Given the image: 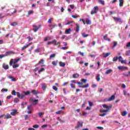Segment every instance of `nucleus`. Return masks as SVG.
I'll list each match as a JSON object with an SVG mask.
<instances>
[{"label":"nucleus","instance_id":"1","mask_svg":"<svg viewBox=\"0 0 130 130\" xmlns=\"http://www.w3.org/2000/svg\"><path fill=\"white\" fill-rule=\"evenodd\" d=\"M98 10H99V8H98V6H95L93 10L91 12V15H94V14H97L98 12Z\"/></svg>","mask_w":130,"mask_h":130},{"label":"nucleus","instance_id":"2","mask_svg":"<svg viewBox=\"0 0 130 130\" xmlns=\"http://www.w3.org/2000/svg\"><path fill=\"white\" fill-rule=\"evenodd\" d=\"M117 69H118L119 71H126V70H127V67L123 66H118Z\"/></svg>","mask_w":130,"mask_h":130},{"label":"nucleus","instance_id":"3","mask_svg":"<svg viewBox=\"0 0 130 130\" xmlns=\"http://www.w3.org/2000/svg\"><path fill=\"white\" fill-rule=\"evenodd\" d=\"M123 94L124 96H126V97H128V98H130V93H128L125 90H123Z\"/></svg>","mask_w":130,"mask_h":130},{"label":"nucleus","instance_id":"4","mask_svg":"<svg viewBox=\"0 0 130 130\" xmlns=\"http://www.w3.org/2000/svg\"><path fill=\"white\" fill-rule=\"evenodd\" d=\"M30 101H31V102H33L34 105H36V104L38 103V100H34L33 98H30Z\"/></svg>","mask_w":130,"mask_h":130},{"label":"nucleus","instance_id":"5","mask_svg":"<svg viewBox=\"0 0 130 130\" xmlns=\"http://www.w3.org/2000/svg\"><path fill=\"white\" fill-rule=\"evenodd\" d=\"M110 54H111V53L110 52H108L106 54L104 53L101 55V56H102L103 57H105V58H106V57H107L108 56H109Z\"/></svg>","mask_w":130,"mask_h":130},{"label":"nucleus","instance_id":"6","mask_svg":"<svg viewBox=\"0 0 130 130\" xmlns=\"http://www.w3.org/2000/svg\"><path fill=\"white\" fill-rule=\"evenodd\" d=\"M103 107L104 108H106V109H109V110H110V109H111L112 108V106L110 105V106H107V105H103Z\"/></svg>","mask_w":130,"mask_h":130},{"label":"nucleus","instance_id":"7","mask_svg":"<svg viewBox=\"0 0 130 130\" xmlns=\"http://www.w3.org/2000/svg\"><path fill=\"white\" fill-rule=\"evenodd\" d=\"M82 126H83V121H79L77 123V126L76 127V128L82 127Z\"/></svg>","mask_w":130,"mask_h":130},{"label":"nucleus","instance_id":"8","mask_svg":"<svg viewBox=\"0 0 130 130\" xmlns=\"http://www.w3.org/2000/svg\"><path fill=\"white\" fill-rule=\"evenodd\" d=\"M34 30L35 32H37L39 29H40V26H37L36 25H34Z\"/></svg>","mask_w":130,"mask_h":130},{"label":"nucleus","instance_id":"9","mask_svg":"<svg viewBox=\"0 0 130 130\" xmlns=\"http://www.w3.org/2000/svg\"><path fill=\"white\" fill-rule=\"evenodd\" d=\"M3 68L4 69V70H9V65L6 64L5 63L3 64Z\"/></svg>","mask_w":130,"mask_h":130},{"label":"nucleus","instance_id":"10","mask_svg":"<svg viewBox=\"0 0 130 130\" xmlns=\"http://www.w3.org/2000/svg\"><path fill=\"white\" fill-rule=\"evenodd\" d=\"M115 99V96L114 95H112L110 98H109L107 101H112V100H114Z\"/></svg>","mask_w":130,"mask_h":130},{"label":"nucleus","instance_id":"11","mask_svg":"<svg viewBox=\"0 0 130 130\" xmlns=\"http://www.w3.org/2000/svg\"><path fill=\"white\" fill-rule=\"evenodd\" d=\"M113 19H114V20H115V21L116 22H122L121 18H117L116 17H114Z\"/></svg>","mask_w":130,"mask_h":130},{"label":"nucleus","instance_id":"12","mask_svg":"<svg viewBox=\"0 0 130 130\" xmlns=\"http://www.w3.org/2000/svg\"><path fill=\"white\" fill-rule=\"evenodd\" d=\"M76 32H77V33H78V32H79V31H80V25H79V24L76 23Z\"/></svg>","mask_w":130,"mask_h":130},{"label":"nucleus","instance_id":"13","mask_svg":"<svg viewBox=\"0 0 130 130\" xmlns=\"http://www.w3.org/2000/svg\"><path fill=\"white\" fill-rule=\"evenodd\" d=\"M8 79H11V80L12 82H16V78H14L13 76H8Z\"/></svg>","mask_w":130,"mask_h":130},{"label":"nucleus","instance_id":"14","mask_svg":"<svg viewBox=\"0 0 130 130\" xmlns=\"http://www.w3.org/2000/svg\"><path fill=\"white\" fill-rule=\"evenodd\" d=\"M59 64L60 67H61L62 68H64V67H66V63L62 61H60Z\"/></svg>","mask_w":130,"mask_h":130},{"label":"nucleus","instance_id":"15","mask_svg":"<svg viewBox=\"0 0 130 130\" xmlns=\"http://www.w3.org/2000/svg\"><path fill=\"white\" fill-rule=\"evenodd\" d=\"M27 109H28V111H32L33 110V107L32 105H29L27 106Z\"/></svg>","mask_w":130,"mask_h":130},{"label":"nucleus","instance_id":"16","mask_svg":"<svg viewBox=\"0 0 130 130\" xmlns=\"http://www.w3.org/2000/svg\"><path fill=\"white\" fill-rule=\"evenodd\" d=\"M42 89L43 90V91H45L46 89V85L44 83L42 84Z\"/></svg>","mask_w":130,"mask_h":130},{"label":"nucleus","instance_id":"17","mask_svg":"<svg viewBox=\"0 0 130 130\" xmlns=\"http://www.w3.org/2000/svg\"><path fill=\"white\" fill-rule=\"evenodd\" d=\"M53 42L54 43V45H55V46L56 45V40H53L52 42H48L47 44L48 45L51 44V43H52Z\"/></svg>","mask_w":130,"mask_h":130},{"label":"nucleus","instance_id":"18","mask_svg":"<svg viewBox=\"0 0 130 130\" xmlns=\"http://www.w3.org/2000/svg\"><path fill=\"white\" fill-rule=\"evenodd\" d=\"M103 38L104 39H105V40H107V41H109V42L110 41V39L107 37V34L104 36Z\"/></svg>","mask_w":130,"mask_h":130},{"label":"nucleus","instance_id":"19","mask_svg":"<svg viewBox=\"0 0 130 130\" xmlns=\"http://www.w3.org/2000/svg\"><path fill=\"white\" fill-rule=\"evenodd\" d=\"M85 24H87V25H91V20H90L89 18H86Z\"/></svg>","mask_w":130,"mask_h":130},{"label":"nucleus","instance_id":"20","mask_svg":"<svg viewBox=\"0 0 130 130\" xmlns=\"http://www.w3.org/2000/svg\"><path fill=\"white\" fill-rule=\"evenodd\" d=\"M79 74H73V78H74V79H77V78H79Z\"/></svg>","mask_w":130,"mask_h":130},{"label":"nucleus","instance_id":"21","mask_svg":"<svg viewBox=\"0 0 130 130\" xmlns=\"http://www.w3.org/2000/svg\"><path fill=\"white\" fill-rule=\"evenodd\" d=\"M31 93L34 94V95H37V94H38L39 92H38V91L36 90H31Z\"/></svg>","mask_w":130,"mask_h":130},{"label":"nucleus","instance_id":"22","mask_svg":"<svg viewBox=\"0 0 130 130\" xmlns=\"http://www.w3.org/2000/svg\"><path fill=\"white\" fill-rule=\"evenodd\" d=\"M5 53L6 54V56H8V55H10L11 54H12V53H14V52L12 51H9L6 52Z\"/></svg>","mask_w":130,"mask_h":130},{"label":"nucleus","instance_id":"23","mask_svg":"<svg viewBox=\"0 0 130 130\" xmlns=\"http://www.w3.org/2000/svg\"><path fill=\"white\" fill-rule=\"evenodd\" d=\"M17 113V111L16 110H13L12 112L10 113V114L11 115H15Z\"/></svg>","mask_w":130,"mask_h":130},{"label":"nucleus","instance_id":"24","mask_svg":"<svg viewBox=\"0 0 130 130\" xmlns=\"http://www.w3.org/2000/svg\"><path fill=\"white\" fill-rule=\"evenodd\" d=\"M49 26L51 28H52L53 29V28H55V27L57 26V24H49Z\"/></svg>","mask_w":130,"mask_h":130},{"label":"nucleus","instance_id":"25","mask_svg":"<svg viewBox=\"0 0 130 130\" xmlns=\"http://www.w3.org/2000/svg\"><path fill=\"white\" fill-rule=\"evenodd\" d=\"M28 46H30L29 44H27L25 46H24L21 48V50H24V49H26V48H28Z\"/></svg>","mask_w":130,"mask_h":130},{"label":"nucleus","instance_id":"26","mask_svg":"<svg viewBox=\"0 0 130 130\" xmlns=\"http://www.w3.org/2000/svg\"><path fill=\"white\" fill-rule=\"evenodd\" d=\"M111 72H112V70L109 69L106 71L105 74L106 75H109V74H110Z\"/></svg>","mask_w":130,"mask_h":130},{"label":"nucleus","instance_id":"27","mask_svg":"<svg viewBox=\"0 0 130 130\" xmlns=\"http://www.w3.org/2000/svg\"><path fill=\"white\" fill-rule=\"evenodd\" d=\"M119 6L120 7H122L123 6V0H119Z\"/></svg>","mask_w":130,"mask_h":130},{"label":"nucleus","instance_id":"28","mask_svg":"<svg viewBox=\"0 0 130 130\" xmlns=\"http://www.w3.org/2000/svg\"><path fill=\"white\" fill-rule=\"evenodd\" d=\"M10 36V38H12L13 37V34H8L7 35H6L5 37L6 38H9V37Z\"/></svg>","mask_w":130,"mask_h":130},{"label":"nucleus","instance_id":"29","mask_svg":"<svg viewBox=\"0 0 130 130\" xmlns=\"http://www.w3.org/2000/svg\"><path fill=\"white\" fill-rule=\"evenodd\" d=\"M30 115H27V114L24 115V119L25 120H27V119H29L30 118Z\"/></svg>","mask_w":130,"mask_h":130},{"label":"nucleus","instance_id":"30","mask_svg":"<svg viewBox=\"0 0 130 130\" xmlns=\"http://www.w3.org/2000/svg\"><path fill=\"white\" fill-rule=\"evenodd\" d=\"M57 62H58V61H53L52 62V64H53V66H57Z\"/></svg>","mask_w":130,"mask_h":130},{"label":"nucleus","instance_id":"31","mask_svg":"<svg viewBox=\"0 0 130 130\" xmlns=\"http://www.w3.org/2000/svg\"><path fill=\"white\" fill-rule=\"evenodd\" d=\"M34 13V11L33 10H30L28 12L27 15L28 16H30V15H32Z\"/></svg>","mask_w":130,"mask_h":130},{"label":"nucleus","instance_id":"32","mask_svg":"<svg viewBox=\"0 0 130 130\" xmlns=\"http://www.w3.org/2000/svg\"><path fill=\"white\" fill-rule=\"evenodd\" d=\"M6 56H7V54H6V53L5 54H1L0 58H1V59H2V58H4V57H6Z\"/></svg>","mask_w":130,"mask_h":130},{"label":"nucleus","instance_id":"33","mask_svg":"<svg viewBox=\"0 0 130 130\" xmlns=\"http://www.w3.org/2000/svg\"><path fill=\"white\" fill-rule=\"evenodd\" d=\"M82 37H83V38H86V37H87V36H89V35L85 34V33H82Z\"/></svg>","mask_w":130,"mask_h":130},{"label":"nucleus","instance_id":"34","mask_svg":"<svg viewBox=\"0 0 130 130\" xmlns=\"http://www.w3.org/2000/svg\"><path fill=\"white\" fill-rule=\"evenodd\" d=\"M127 114V112L126 111H123L122 112V116H125Z\"/></svg>","mask_w":130,"mask_h":130},{"label":"nucleus","instance_id":"35","mask_svg":"<svg viewBox=\"0 0 130 130\" xmlns=\"http://www.w3.org/2000/svg\"><path fill=\"white\" fill-rule=\"evenodd\" d=\"M117 46V42H114V45L112 46V48H115L116 46Z\"/></svg>","mask_w":130,"mask_h":130},{"label":"nucleus","instance_id":"36","mask_svg":"<svg viewBox=\"0 0 130 130\" xmlns=\"http://www.w3.org/2000/svg\"><path fill=\"white\" fill-rule=\"evenodd\" d=\"M71 31H72V29L68 28V29L66 30L65 33H71Z\"/></svg>","mask_w":130,"mask_h":130},{"label":"nucleus","instance_id":"37","mask_svg":"<svg viewBox=\"0 0 130 130\" xmlns=\"http://www.w3.org/2000/svg\"><path fill=\"white\" fill-rule=\"evenodd\" d=\"M96 80H97L98 82H99V81H100V80H101V79L100 78V74H98L97 75Z\"/></svg>","mask_w":130,"mask_h":130},{"label":"nucleus","instance_id":"38","mask_svg":"<svg viewBox=\"0 0 130 130\" xmlns=\"http://www.w3.org/2000/svg\"><path fill=\"white\" fill-rule=\"evenodd\" d=\"M118 59V56H116V57H114L113 58V61H116Z\"/></svg>","mask_w":130,"mask_h":130},{"label":"nucleus","instance_id":"39","mask_svg":"<svg viewBox=\"0 0 130 130\" xmlns=\"http://www.w3.org/2000/svg\"><path fill=\"white\" fill-rule=\"evenodd\" d=\"M19 99L16 98L14 99V103H18V102H19Z\"/></svg>","mask_w":130,"mask_h":130},{"label":"nucleus","instance_id":"40","mask_svg":"<svg viewBox=\"0 0 130 130\" xmlns=\"http://www.w3.org/2000/svg\"><path fill=\"white\" fill-rule=\"evenodd\" d=\"M19 60H20L19 58H18L17 59H15L14 61V64H15V63H17V62H18V61H19Z\"/></svg>","mask_w":130,"mask_h":130},{"label":"nucleus","instance_id":"41","mask_svg":"<svg viewBox=\"0 0 130 130\" xmlns=\"http://www.w3.org/2000/svg\"><path fill=\"white\" fill-rule=\"evenodd\" d=\"M108 111H109V109L101 110V112H102V113L108 112Z\"/></svg>","mask_w":130,"mask_h":130},{"label":"nucleus","instance_id":"42","mask_svg":"<svg viewBox=\"0 0 130 130\" xmlns=\"http://www.w3.org/2000/svg\"><path fill=\"white\" fill-rule=\"evenodd\" d=\"M19 64H14L13 66V69H16V68H19Z\"/></svg>","mask_w":130,"mask_h":130},{"label":"nucleus","instance_id":"43","mask_svg":"<svg viewBox=\"0 0 130 130\" xmlns=\"http://www.w3.org/2000/svg\"><path fill=\"white\" fill-rule=\"evenodd\" d=\"M41 63H42V64H43L44 63V60H43V59H41V60L39 62V64H41Z\"/></svg>","mask_w":130,"mask_h":130},{"label":"nucleus","instance_id":"44","mask_svg":"<svg viewBox=\"0 0 130 130\" xmlns=\"http://www.w3.org/2000/svg\"><path fill=\"white\" fill-rule=\"evenodd\" d=\"M11 26H17V25H18V23H17V22H13L11 24Z\"/></svg>","mask_w":130,"mask_h":130},{"label":"nucleus","instance_id":"45","mask_svg":"<svg viewBox=\"0 0 130 130\" xmlns=\"http://www.w3.org/2000/svg\"><path fill=\"white\" fill-rule=\"evenodd\" d=\"M14 63V59H12L10 60V62L9 63L10 66H13V64Z\"/></svg>","mask_w":130,"mask_h":130},{"label":"nucleus","instance_id":"46","mask_svg":"<svg viewBox=\"0 0 130 130\" xmlns=\"http://www.w3.org/2000/svg\"><path fill=\"white\" fill-rule=\"evenodd\" d=\"M53 57H55V54H52L50 56V58H53Z\"/></svg>","mask_w":130,"mask_h":130},{"label":"nucleus","instance_id":"47","mask_svg":"<svg viewBox=\"0 0 130 130\" xmlns=\"http://www.w3.org/2000/svg\"><path fill=\"white\" fill-rule=\"evenodd\" d=\"M121 61V63H124V64H126V63H127L126 62V60H121V61Z\"/></svg>","mask_w":130,"mask_h":130},{"label":"nucleus","instance_id":"48","mask_svg":"<svg viewBox=\"0 0 130 130\" xmlns=\"http://www.w3.org/2000/svg\"><path fill=\"white\" fill-rule=\"evenodd\" d=\"M32 127H34V128H38L39 127V125L37 124L34 125L32 126Z\"/></svg>","mask_w":130,"mask_h":130},{"label":"nucleus","instance_id":"49","mask_svg":"<svg viewBox=\"0 0 130 130\" xmlns=\"http://www.w3.org/2000/svg\"><path fill=\"white\" fill-rule=\"evenodd\" d=\"M17 94V92H16L15 90H13L12 92V95H14V96H16Z\"/></svg>","mask_w":130,"mask_h":130},{"label":"nucleus","instance_id":"50","mask_svg":"<svg viewBox=\"0 0 130 130\" xmlns=\"http://www.w3.org/2000/svg\"><path fill=\"white\" fill-rule=\"evenodd\" d=\"M126 55L128 56H129L130 55V50H128L126 51Z\"/></svg>","mask_w":130,"mask_h":130},{"label":"nucleus","instance_id":"51","mask_svg":"<svg viewBox=\"0 0 130 130\" xmlns=\"http://www.w3.org/2000/svg\"><path fill=\"white\" fill-rule=\"evenodd\" d=\"M99 2L101 4V5H103V6H104V1L102 0H99Z\"/></svg>","mask_w":130,"mask_h":130},{"label":"nucleus","instance_id":"52","mask_svg":"<svg viewBox=\"0 0 130 130\" xmlns=\"http://www.w3.org/2000/svg\"><path fill=\"white\" fill-rule=\"evenodd\" d=\"M31 94V91H27L26 92H25V95H30Z\"/></svg>","mask_w":130,"mask_h":130},{"label":"nucleus","instance_id":"53","mask_svg":"<svg viewBox=\"0 0 130 130\" xmlns=\"http://www.w3.org/2000/svg\"><path fill=\"white\" fill-rule=\"evenodd\" d=\"M72 17L73 18V19H76V18H79V15H72Z\"/></svg>","mask_w":130,"mask_h":130},{"label":"nucleus","instance_id":"54","mask_svg":"<svg viewBox=\"0 0 130 130\" xmlns=\"http://www.w3.org/2000/svg\"><path fill=\"white\" fill-rule=\"evenodd\" d=\"M40 49L39 48H37V49L35 50L34 52H40Z\"/></svg>","mask_w":130,"mask_h":130},{"label":"nucleus","instance_id":"55","mask_svg":"<svg viewBox=\"0 0 130 130\" xmlns=\"http://www.w3.org/2000/svg\"><path fill=\"white\" fill-rule=\"evenodd\" d=\"M1 91L2 92H8V89L3 88Z\"/></svg>","mask_w":130,"mask_h":130},{"label":"nucleus","instance_id":"56","mask_svg":"<svg viewBox=\"0 0 130 130\" xmlns=\"http://www.w3.org/2000/svg\"><path fill=\"white\" fill-rule=\"evenodd\" d=\"M89 87V84H87L85 85H82V88H88Z\"/></svg>","mask_w":130,"mask_h":130},{"label":"nucleus","instance_id":"57","mask_svg":"<svg viewBox=\"0 0 130 130\" xmlns=\"http://www.w3.org/2000/svg\"><path fill=\"white\" fill-rule=\"evenodd\" d=\"M5 117H6L7 118H11V115L8 114L5 116Z\"/></svg>","mask_w":130,"mask_h":130},{"label":"nucleus","instance_id":"58","mask_svg":"<svg viewBox=\"0 0 130 130\" xmlns=\"http://www.w3.org/2000/svg\"><path fill=\"white\" fill-rule=\"evenodd\" d=\"M51 20H52V18H50L48 21V23H49V24H51Z\"/></svg>","mask_w":130,"mask_h":130},{"label":"nucleus","instance_id":"59","mask_svg":"<svg viewBox=\"0 0 130 130\" xmlns=\"http://www.w3.org/2000/svg\"><path fill=\"white\" fill-rule=\"evenodd\" d=\"M62 112V111H58L57 112H56V114H61Z\"/></svg>","mask_w":130,"mask_h":130},{"label":"nucleus","instance_id":"60","mask_svg":"<svg viewBox=\"0 0 130 130\" xmlns=\"http://www.w3.org/2000/svg\"><path fill=\"white\" fill-rule=\"evenodd\" d=\"M122 88L123 89H125L126 88V85H125L124 84H122Z\"/></svg>","mask_w":130,"mask_h":130},{"label":"nucleus","instance_id":"61","mask_svg":"<svg viewBox=\"0 0 130 130\" xmlns=\"http://www.w3.org/2000/svg\"><path fill=\"white\" fill-rule=\"evenodd\" d=\"M44 68H41L39 71V73H42V72H43V71H44Z\"/></svg>","mask_w":130,"mask_h":130},{"label":"nucleus","instance_id":"62","mask_svg":"<svg viewBox=\"0 0 130 130\" xmlns=\"http://www.w3.org/2000/svg\"><path fill=\"white\" fill-rule=\"evenodd\" d=\"M47 40H50V38H49V37L45 38L44 39V41H47Z\"/></svg>","mask_w":130,"mask_h":130},{"label":"nucleus","instance_id":"63","mask_svg":"<svg viewBox=\"0 0 130 130\" xmlns=\"http://www.w3.org/2000/svg\"><path fill=\"white\" fill-rule=\"evenodd\" d=\"M24 97H25V95L21 94L20 95V96L19 97V98H20V99H23V98H24Z\"/></svg>","mask_w":130,"mask_h":130},{"label":"nucleus","instance_id":"64","mask_svg":"<svg viewBox=\"0 0 130 130\" xmlns=\"http://www.w3.org/2000/svg\"><path fill=\"white\" fill-rule=\"evenodd\" d=\"M122 75L123 76H124V77H128V74L123 73Z\"/></svg>","mask_w":130,"mask_h":130}]
</instances>
